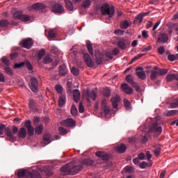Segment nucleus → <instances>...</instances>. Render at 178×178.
<instances>
[{
    "label": "nucleus",
    "instance_id": "49",
    "mask_svg": "<svg viewBox=\"0 0 178 178\" xmlns=\"http://www.w3.org/2000/svg\"><path fill=\"white\" fill-rule=\"evenodd\" d=\"M114 33L115 35H123V34H124V31L122 29H116Z\"/></svg>",
    "mask_w": 178,
    "mask_h": 178
},
{
    "label": "nucleus",
    "instance_id": "29",
    "mask_svg": "<svg viewBox=\"0 0 178 178\" xmlns=\"http://www.w3.org/2000/svg\"><path fill=\"white\" fill-rule=\"evenodd\" d=\"M65 3L67 10H70V11L73 10L74 9L73 3H72L70 0H65Z\"/></svg>",
    "mask_w": 178,
    "mask_h": 178
},
{
    "label": "nucleus",
    "instance_id": "1",
    "mask_svg": "<svg viewBox=\"0 0 178 178\" xmlns=\"http://www.w3.org/2000/svg\"><path fill=\"white\" fill-rule=\"evenodd\" d=\"M18 178H40V171L35 170L19 169L15 172Z\"/></svg>",
    "mask_w": 178,
    "mask_h": 178
},
{
    "label": "nucleus",
    "instance_id": "22",
    "mask_svg": "<svg viewBox=\"0 0 178 178\" xmlns=\"http://www.w3.org/2000/svg\"><path fill=\"white\" fill-rule=\"evenodd\" d=\"M96 156L101 158L102 161H108V154L104 152H97L95 153Z\"/></svg>",
    "mask_w": 178,
    "mask_h": 178
},
{
    "label": "nucleus",
    "instance_id": "48",
    "mask_svg": "<svg viewBox=\"0 0 178 178\" xmlns=\"http://www.w3.org/2000/svg\"><path fill=\"white\" fill-rule=\"evenodd\" d=\"M71 73H72V74H74V76H79V69L73 67L71 69Z\"/></svg>",
    "mask_w": 178,
    "mask_h": 178
},
{
    "label": "nucleus",
    "instance_id": "7",
    "mask_svg": "<svg viewBox=\"0 0 178 178\" xmlns=\"http://www.w3.org/2000/svg\"><path fill=\"white\" fill-rule=\"evenodd\" d=\"M20 45L24 47V48H26L27 49H30L33 47V44H34V42L33 41V39L28 38L24 39L22 41L20 42Z\"/></svg>",
    "mask_w": 178,
    "mask_h": 178
},
{
    "label": "nucleus",
    "instance_id": "35",
    "mask_svg": "<svg viewBox=\"0 0 178 178\" xmlns=\"http://www.w3.org/2000/svg\"><path fill=\"white\" fill-rule=\"evenodd\" d=\"M143 19H144L143 15L142 14H139L137 17H135L134 23H143Z\"/></svg>",
    "mask_w": 178,
    "mask_h": 178
},
{
    "label": "nucleus",
    "instance_id": "18",
    "mask_svg": "<svg viewBox=\"0 0 178 178\" xmlns=\"http://www.w3.org/2000/svg\"><path fill=\"white\" fill-rule=\"evenodd\" d=\"M96 56V63L97 65H101L102 63L103 60H105V55L99 53H96L95 54Z\"/></svg>",
    "mask_w": 178,
    "mask_h": 178
},
{
    "label": "nucleus",
    "instance_id": "52",
    "mask_svg": "<svg viewBox=\"0 0 178 178\" xmlns=\"http://www.w3.org/2000/svg\"><path fill=\"white\" fill-rule=\"evenodd\" d=\"M4 70L6 73H7V74H9L10 76H12L13 74V72L12 71V69H10L9 67H6Z\"/></svg>",
    "mask_w": 178,
    "mask_h": 178
},
{
    "label": "nucleus",
    "instance_id": "19",
    "mask_svg": "<svg viewBox=\"0 0 178 178\" xmlns=\"http://www.w3.org/2000/svg\"><path fill=\"white\" fill-rule=\"evenodd\" d=\"M64 123L65 126L67 127H76V121L72 118H68L64 120Z\"/></svg>",
    "mask_w": 178,
    "mask_h": 178
},
{
    "label": "nucleus",
    "instance_id": "12",
    "mask_svg": "<svg viewBox=\"0 0 178 178\" xmlns=\"http://www.w3.org/2000/svg\"><path fill=\"white\" fill-rule=\"evenodd\" d=\"M114 149H115L118 154H124V152H126V149H127V147H126V145L122 143L120 145H116L114 147Z\"/></svg>",
    "mask_w": 178,
    "mask_h": 178
},
{
    "label": "nucleus",
    "instance_id": "2",
    "mask_svg": "<svg viewBox=\"0 0 178 178\" xmlns=\"http://www.w3.org/2000/svg\"><path fill=\"white\" fill-rule=\"evenodd\" d=\"M100 12L103 16H108V19H112L115 15V6L104 3L101 6Z\"/></svg>",
    "mask_w": 178,
    "mask_h": 178
},
{
    "label": "nucleus",
    "instance_id": "53",
    "mask_svg": "<svg viewBox=\"0 0 178 178\" xmlns=\"http://www.w3.org/2000/svg\"><path fill=\"white\" fill-rule=\"evenodd\" d=\"M44 55H45V50H44V49L39 51V52L38 53V56L39 59H42V56H44Z\"/></svg>",
    "mask_w": 178,
    "mask_h": 178
},
{
    "label": "nucleus",
    "instance_id": "59",
    "mask_svg": "<svg viewBox=\"0 0 178 178\" xmlns=\"http://www.w3.org/2000/svg\"><path fill=\"white\" fill-rule=\"evenodd\" d=\"M24 127L26 129H30V127H32L33 126H31V121H30V120L26 121L25 124H24Z\"/></svg>",
    "mask_w": 178,
    "mask_h": 178
},
{
    "label": "nucleus",
    "instance_id": "44",
    "mask_svg": "<svg viewBox=\"0 0 178 178\" xmlns=\"http://www.w3.org/2000/svg\"><path fill=\"white\" fill-rule=\"evenodd\" d=\"M9 24V22L6 19H1L0 21V27H7V26Z\"/></svg>",
    "mask_w": 178,
    "mask_h": 178
},
{
    "label": "nucleus",
    "instance_id": "13",
    "mask_svg": "<svg viewBox=\"0 0 178 178\" xmlns=\"http://www.w3.org/2000/svg\"><path fill=\"white\" fill-rule=\"evenodd\" d=\"M83 59L88 67H92L94 66V63H92V59L91 58V56H90V54H85L83 55Z\"/></svg>",
    "mask_w": 178,
    "mask_h": 178
},
{
    "label": "nucleus",
    "instance_id": "34",
    "mask_svg": "<svg viewBox=\"0 0 178 178\" xmlns=\"http://www.w3.org/2000/svg\"><path fill=\"white\" fill-rule=\"evenodd\" d=\"M22 15H23L22 11H16L15 13L13 14V17L14 19L20 20V17H22Z\"/></svg>",
    "mask_w": 178,
    "mask_h": 178
},
{
    "label": "nucleus",
    "instance_id": "26",
    "mask_svg": "<svg viewBox=\"0 0 178 178\" xmlns=\"http://www.w3.org/2000/svg\"><path fill=\"white\" fill-rule=\"evenodd\" d=\"M73 97H74V100L76 102H79V101H80V90H79L78 89L74 90Z\"/></svg>",
    "mask_w": 178,
    "mask_h": 178
},
{
    "label": "nucleus",
    "instance_id": "50",
    "mask_svg": "<svg viewBox=\"0 0 178 178\" xmlns=\"http://www.w3.org/2000/svg\"><path fill=\"white\" fill-rule=\"evenodd\" d=\"M104 113L106 115V116H108V115L111 113V108H109V106L106 105V106H104Z\"/></svg>",
    "mask_w": 178,
    "mask_h": 178
},
{
    "label": "nucleus",
    "instance_id": "31",
    "mask_svg": "<svg viewBox=\"0 0 178 178\" xmlns=\"http://www.w3.org/2000/svg\"><path fill=\"white\" fill-rule=\"evenodd\" d=\"M42 130H44V126H42V125H38L35 128V133L36 134H38V136H40V134H42Z\"/></svg>",
    "mask_w": 178,
    "mask_h": 178
},
{
    "label": "nucleus",
    "instance_id": "11",
    "mask_svg": "<svg viewBox=\"0 0 178 178\" xmlns=\"http://www.w3.org/2000/svg\"><path fill=\"white\" fill-rule=\"evenodd\" d=\"M136 75L140 80H145L147 79V75H145V72H144L143 67L136 69Z\"/></svg>",
    "mask_w": 178,
    "mask_h": 178
},
{
    "label": "nucleus",
    "instance_id": "60",
    "mask_svg": "<svg viewBox=\"0 0 178 178\" xmlns=\"http://www.w3.org/2000/svg\"><path fill=\"white\" fill-rule=\"evenodd\" d=\"M29 108L31 109V110H33L34 109V100L33 99H31L29 100Z\"/></svg>",
    "mask_w": 178,
    "mask_h": 178
},
{
    "label": "nucleus",
    "instance_id": "57",
    "mask_svg": "<svg viewBox=\"0 0 178 178\" xmlns=\"http://www.w3.org/2000/svg\"><path fill=\"white\" fill-rule=\"evenodd\" d=\"M6 126L5 124L0 125V136L3 134V131H5V129H6Z\"/></svg>",
    "mask_w": 178,
    "mask_h": 178
},
{
    "label": "nucleus",
    "instance_id": "15",
    "mask_svg": "<svg viewBox=\"0 0 178 178\" xmlns=\"http://www.w3.org/2000/svg\"><path fill=\"white\" fill-rule=\"evenodd\" d=\"M169 40V36H168V33H161L159 35L158 42H163L165 44L168 42Z\"/></svg>",
    "mask_w": 178,
    "mask_h": 178
},
{
    "label": "nucleus",
    "instance_id": "63",
    "mask_svg": "<svg viewBox=\"0 0 178 178\" xmlns=\"http://www.w3.org/2000/svg\"><path fill=\"white\" fill-rule=\"evenodd\" d=\"M79 111L80 113H83L84 112V106H83V103L81 102L79 104Z\"/></svg>",
    "mask_w": 178,
    "mask_h": 178
},
{
    "label": "nucleus",
    "instance_id": "58",
    "mask_svg": "<svg viewBox=\"0 0 178 178\" xmlns=\"http://www.w3.org/2000/svg\"><path fill=\"white\" fill-rule=\"evenodd\" d=\"M140 169H145L147 166H148V163L145 161H143L140 165H139Z\"/></svg>",
    "mask_w": 178,
    "mask_h": 178
},
{
    "label": "nucleus",
    "instance_id": "27",
    "mask_svg": "<svg viewBox=\"0 0 178 178\" xmlns=\"http://www.w3.org/2000/svg\"><path fill=\"white\" fill-rule=\"evenodd\" d=\"M131 25V22H129L128 20L125 19L124 21H122L120 23V27L121 29H124V30H126V29H129V26H130Z\"/></svg>",
    "mask_w": 178,
    "mask_h": 178
},
{
    "label": "nucleus",
    "instance_id": "51",
    "mask_svg": "<svg viewBox=\"0 0 178 178\" xmlns=\"http://www.w3.org/2000/svg\"><path fill=\"white\" fill-rule=\"evenodd\" d=\"M125 172L127 173H133V172H134V168L131 166H127L125 168Z\"/></svg>",
    "mask_w": 178,
    "mask_h": 178
},
{
    "label": "nucleus",
    "instance_id": "36",
    "mask_svg": "<svg viewBox=\"0 0 178 178\" xmlns=\"http://www.w3.org/2000/svg\"><path fill=\"white\" fill-rule=\"evenodd\" d=\"M118 46L119 47V48H120L121 49H126V40H120L118 42Z\"/></svg>",
    "mask_w": 178,
    "mask_h": 178
},
{
    "label": "nucleus",
    "instance_id": "8",
    "mask_svg": "<svg viewBox=\"0 0 178 178\" xmlns=\"http://www.w3.org/2000/svg\"><path fill=\"white\" fill-rule=\"evenodd\" d=\"M46 6L44 4L41 3H36L32 6H28V10H42L45 9Z\"/></svg>",
    "mask_w": 178,
    "mask_h": 178
},
{
    "label": "nucleus",
    "instance_id": "9",
    "mask_svg": "<svg viewBox=\"0 0 178 178\" xmlns=\"http://www.w3.org/2000/svg\"><path fill=\"white\" fill-rule=\"evenodd\" d=\"M51 10L54 13H63L65 8L60 4H54L51 6Z\"/></svg>",
    "mask_w": 178,
    "mask_h": 178
},
{
    "label": "nucleus",
    "instance_id": "47",
    "mask_svg": "<svg viewBox=\"0 0 178 178\" xmlns=\"http://www.w3.org/2000/svg\"><path fill=\"white\" fill-rule=\"evenodd\" d=\"M56 35V32H55L54 30L51 29L49 31V38H55Z\"/></svg>",
    "mask_w": 178,
    "mask_h": 178
},
{
    "label": "nucleus",
    "instance_id": "56",
    "mask_svg": "<svg viewBox=\"0 0 178 178\" xmlns=\"http://www.w3.org/2000/svg\"><path fill=\"white\" fill-rule=\"evenodd\" d=\"M168 59L170 62H175V60H176V56H175L173 54H170V55H168Z\"/></svg>",
    "mask_w": 178,
    "mask_h": 178
},
{
    "label": "nucleus",
    "instance_id": "55",
    "mask_svg": "<svg viewBox=\"0 0 178 178\" xmlns=\"http://www.w3.org/2000/svg\"><path fill=\"white\" fill-rule=\"evenodd\" d=\"M27 130H28V134L29 136H33L34 135V127H31L30 128H28Z\"/></svg>",
    "mask_w": 178,
    "mask_h": 178
},
{
    "label": "nucleus",
    "instance_id": "46",
    "mask_svg": "<svg viewBox=\"0 0 178 178\" xmlns=\"http://www.w3.org/2000/svg\"><path fill=\"white\" fill-rule=\"evenodd\" d=\"M124 104L126 109H130L131 104H130V102L127 99H124Z\"/></svg>",
    "mask_w": 178,
    "mask_h": 178
},
{
    "label": "nucleus",
    "instance_id": "30",
    "mask_svg": "<svg viewBox=\"0 0 178 178\" xmlns=\"http://www.w3.org/2000/svg\"><path fill=\"white\" fill-rule=\"evenodd\" d=\"M176 113H177V111L176 110H170V111L167 110L163 113V115L164 116L169 117V116H174V115H176Z\"/></svg>",
    "mask_w": 178,
    "mask_h": 178
},
{
    "label": "nucleus",
    "instance_id": "10",
    "mask_svg": "<svg viewBox=\"0 0 178 178\" xmlns=\"http://www.w3.org/2000/svg\"><path fill=\"white\" fill-rule=\"evenodd\" d=\"M121 90L122 92H125V94H128L129 95H131V94H133L134 92L131 87H130L127 83H122L121 85Z\"/></svg>",
    "mask_w": 178,
    "mask_h": 178
},
{
    "label": "nucleus",
    "instance_id": "14",
    "mask_svg": "<svg viewBox=\"0 0 178 178\" xmlns=\"http://www.w3.org/2000/svg\"><path fill=\"white\" fill-rule=\"evenodd\" d=\"M83 169V166L81 165H76L74 166V163L72 162V166L70 168L71 175H77L80 170Z\"/></svg>",
    "mask_w": 178,
    "mask_h": 178
},
{
    "label": "nucleus",
    "instance_id": "16",
    "mask_svg": "<svg viewBox=\"0 0 178 178\" xmlns=\"http://www.w3.org/2000/svg\"><path fill=\"white\" fill-rule=\"evenodd\" d=\"M111 102L113 108L116 109L119 106V102H120V96L116 95L115 97L111 99Z\"/></svg>",
    "mask_w": 178,
    "mask_h": 178
},
{
    "label": "nucleus",
    "instance_id": "37",
    "mask_svg": "<svg viewBox=\"0 0 178 178\" xmlns=\"http://www.w3.org/2000/svg\"><path fill=\"white\" fill-rule=\"evenodd\" d=\"M71 113L74 117L77 116L79 113V111H77V108H76V106L74 104L72 106Z\"/></svg>",
    "mask_w": 178,
    "mask_h": 178
},
{
    "label": "nucleus",
    "instance_id": "54",
    "mask_svg": "<svg viewBox=\"0 0 178 178\" xmlns=\"http://www.w3.org/2000/svg\"><path fill=\"white\" fill-rule=\"evenodd\" d=\"M58 131H60V134H63V136H65V134H67V131L63 127H60L58 129Z\"/></svg>",
    "mask_w": 178,
    "mask_h": 178
},
{
    "label": "nucleus",
    "instance_id": "24",
    "mask_svg": "<svg viewBox=\"0 0 178 178\" xmlns=\"http://www.w3.org/2000/svg\"><path fill=\"white\" fill-rule=\"evenodd\" d=\"M26 136H27V130L24 127L21 128L18 131V137L19 138H24Z\"/></svg>",
    "mask_w": 178,
    "mask_h": 178
},
{
    "label": "nucleus",
    "instance_id": "4",
    "mask_svg": "<svg viewBox=\"0 0 178 178\" xmlns=\"http://www.w3.org/2000/svg\"><path fill=\"white\" fill-rule=\"evenodd\" d=\"M159 124H163V122L159 121V120H156V122L155 124H153L151 131H153L154 133H156L157 136H159L162 134V127H158Z\"/></svg>",
    "mask_w": 178,
    "mask_h": 178
},
{
    "label": "nucleus",
    "instance_id": "61",
    "mask_svg": "<svg viewBox=\"0 0 178 178\" xmlns=\"http://www.w3.org/2000/svg\"><path fill=\"white\" fill-rule=\"evenodd\" d=\"M1 60H2L3 63L6 65V67L9 66V60H8L6 58H2Z\"/></svg>",
    "mask_w": 178,
    "mask_h": 178
},
{
    "label": "nucleus",
    "instance_id": "21",
    "mask_svg": "<svg viewBox=\"0 0 178 178\" xmlns=\"http://www.w3.org/2000/svg\"><path fill=\"white\" fill-rule=\"evenodd\" d=\"M158 76H159V74L158 73V67L154 66L153 70L151 71L150 77L152 80H155Z\"/></svg>",
    "mask_w": 178,
    "mask_h": 178
},
{
    "label": "nucleus",
    "instance_id": "39",
    "mask_svg": "<svg viewBox=\"0 0 178 178\" xmlns=\"http://www.w3.org/2000/svg\"><path fill=\"white\" fill-rule=\"evenodd\" d=\"M56 90L58 92V94H60V95H63L62 92H63V88L60 85H56Z\"/></svg>",
    "mask_w": 178,
    "mask_h": 178
},
{
    "label": "nucleus",
    "instance_id": "17",
    "mask_svg": "<svg viewBox=\"0 0 178 178\" xmlns=\"http://www.w3.org/2000/svg\"><path fill=\"white\" fill-rule=\"evenodd\" d=\"M5 134L7 136V138L9 141H15V140H16V138L15 137V136H13V134H12V131H10V129H5Z\"/></svg>",
    "mask_w": 178,
    "mask_h": 178
},
{
    "label": "nucleus",
    "instance_id": "45",
    "mask_svg": "<svg viewBox=\"0 0 178 178\" xmlns=\"http://www.w3.org/2000/svg\"><path fill=\"white\" fill-rule=\"evenodd\" d=\"M43 62L46 64L51 63V62H52V58H51V56L48 55L44 57V58L43 59Z\"/></svg>",
    "mask_w": 178,
    "mask_h": 178
},
{
    "label": "nucleus",
    "instance_id": "33",
    "mask_svg": "<svg viewBox=\"0 0 178 178\" xmlns=\"http://www.w3.org/2000/svg\"><path fill=\"white\" fill-rule=\"evenodd\" d=\"M30 19V15L22 14L19 18V20L26 23L27 22H29Z\"/></svg>",
    "mask_w": 178,
    "mask_h": 178
},
{
    "label": "nucleus",
    "instance_id": "3",
    "mask_svg": "<svg viewBox=\"0 0 178 178\" xmlns=\"http://www.w3.org/2000/svg\"><path fill=\"white\" fill-rule=\"evenodd\" d=\"M83 97H86V101L88 102H90V101H95L97 99V92L95 90L89 91L88 90H86L85 92H83Z\"/></svg>",
    "mask_w": 178,
    "mask_h": 178
},
{
    "label": "nucleus",
    "instance_id": "6",
    "mask_svg": "<svg viewBox=\"0 0 178 178\" xmlns=\"http://www.w3.org/2000/svg\"><path fill=\"white\" fill-rule=\"evenodd\" d=\"M30 88L33 92L38 91V80L37 78L33 76L31 78Z\"/></svg>",
    "mask_w": 178,
    "mask_h": 178
},
{
    "label": "nucleus",
    "instance_id": "64",
    "mask_svg": "<svg viewBox=\"0 0 178 178\" xmlns=\"http://www.w3.org/2000/svg\"><path fill=\"white\" fill-rule=\"evenodd\" d=\"M171 108H178V98L177 99V102H172L170 104Z\"/></svg>",
    "mask_w": 178,
    "mask_h": 178
},
{
    "label": "nucleus",
    "instance_id": "28",
    "mask_svg": "<svg viewBox=\"0 0 178 178\" xmlns=\"http://www.w3.org/2000/svg\"><path fill=\"white\" fill-rule=\"evenodd\" d=\"M81 6L83 9H88L91 6V0H84Z\"/></svg>",
    "mask_w": 178,
    "mask_h": 178
},
{
    "label": "nucleus",
    "instance_id": "38",
    "mask_svg": "<svg viewBox=\"0 0 178 178\" xmlns=\"http://www.w3.org/2000/svg\"><path fill=\"white\" fill-rule=\"evenodd\" d=\"M167 81H172V80H176V74H168L166 76Z\"/></svg>",
    "mask_w": 178,
    "mask_h": 178
},
{
    "label": "nucleus",
    "instance_id": "62",
    "mask_svg": "<svg viewBox=\"0 0 178 178\" xmlns=\"http://www.w3.org/2000/svg\"><path fill=\"white\" fill-rule=\"evenodd\" d=\"M131 86L136 90L137 92L140 91V85L138 83L135 82Z\"/></svg>",
    "mask_w": 178,
    "mask_h": 178
},
{
    "label": "nucleus",
    "instance_id": "20",
    "mask_svg": "<svg viewBox=\"0 0 178 178\" xmlns=\"http://www.w3.org/2000/svg\"><path fill=\"white\" fill-rule=\"evenodd\" d=\"M43 142H42V145L43 147H45V145H48V144H50L51 143V134H47L43 137ZM44 144V145H43Z\"/></svg>",
    "mask_w": 178,
    "mask_h": 178
},
{
    "label": "nucleus",
    "instance_id": "42",
    "mask_svg": "<svg viewBox=\"0 0 178 178\" xmlns=\"http://www.w3.org/2000/svg\"><path fill=\"white\" fill-rule=\"evenodd\" d=\"M161 146L157 145L156 149L154 151L155 156H159V155H161Z\"/></svg>",
    "mask_w": 178,
    "mask_h": 178
},
{
    "label": "nucleus",
    "instance_id": "25",
    "mask_svg": "<svg viewBox=\"0 0 178 178\" xmlns=\"http://www.w3.org/2000/svg\"><path fill=\"white\" fill-rule=\"evenodd\" d=\"M65 104H66V95H60L58 99V105L62 108Z\"/></svg>",
    "mask_w": 178,
    "mask_h": 178
},
{
    "label": "nucleus",
    "instance_id": "41",
    "mask_svg": "<svg viewBox=\"0 0 178 178\" xmlns=\"http://www.w3.org/2000/svg\"><path fill=\"white\" fill-rule=\"evenodd\" d=\"M157 72L159 73V76H165V74L168 73V69H159L157 70Z\"/></svg>",
    "mask_w": 178,
    "mask_h": 178
},
{
    "label": "nucleus",
    "instance_id": "5",
    "mask_svg": "<svg viewBox=\"0 0 178 178\" xmlns=\"http://www.w3.org/2000/svg\"><path fill=\"white\" fill-rule=\"evenodd\" d=\"M73 166V162L69 163L65 165H63L60 168V173L63 176H66L67 175H71L70 168Z\"/></svg>",
    "mask_w": 178,
    "mask_h": 178
},
{
    "label": "nucleus",
    "instance_id": "40",
    "mask_svg": "<svg viewBox=\"0 0 178 178\" xmlns=\"http://www.w3.org/2000/svg\"><path fill=\"white\" fill-rule=\"evenodd\" d=\"M126 80L129 84H131V86L135 83L134 81H133V76L131 74H129L126 77Z\"/></svg>",
    "mask_w": 178,
    "mask_h": 178
},
{
    "label": "nucleus",
    "instance_id": "32",
    "mask_svg": "<svg viewBox=\"0 0 178 178\" xmlns=\"http://www.w3.org/2000/svg\"><path fill=\"white\" fill-rule=\"evenodd\" d=\"M86 47L90 55H94V49H92V44H91V42L88 40L86 41Z\"/></svg>",
    "mask_w": 178,
    "mask_h": 178
},
{
    "label": "nucleus",
    "instance_id": "23",
    "mask_svg": "<svg viewBox=\"0 0 178 178\" xmlns=\"http://www.w3.org/2000/svg\"><path fill=\"white\" fill-rule=\"evenodd\" d=\"M67 67H66L65 65H63L59 67V74H60V76H66V74H67Z\"/></svg>",
    "mask_w": 178,
    "mask_h": 178
},
{
    "label": "nucleus",
    "instance_id": "43",
    "mask_svg": "<svg viewBox=\"0 0 178 178\" xmlns=\"http://www.w3.org/2000/svg\"><path fill=\"white\" fill-rule=\"evenodd\" d=\"M83 165H86V166H91L94 163V161H92L90 159H87L85 161H83Z\"/></svg>",
    "mask_w": 178,
    "mask_h": 178
}]
</instances>
